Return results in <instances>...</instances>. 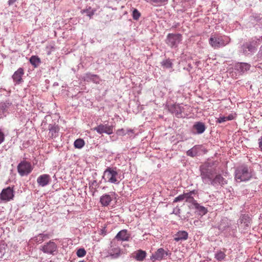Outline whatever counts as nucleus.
<instances>
[{
	"label": "nucleus",
	"mask_w": 262,
	"mask_h": 262,
	"mask_svg": "<svg viewBox=\"0 0 262 262\" xmlns=\"http://www.w3.org/2000/svg\"><path fill=\"white\" fill-rule=\"evenodd\" d=\"M261 41L262 36L252 37L243 43L240 48L239 52L246 56H251L256 52Z\"/></svg>",
	"instance_id": "f257e3e1"
},
{
	"label": "nucleus",
	"mask_w": 262,
	"mask_h": 262,
	"mask_svg": "<svg viewBox=\"0 0 262 262\" xmlns=\"http://www.w3.org/2000/svg\"><path fill=\"white\" fill-rule=\"evenodd\" d=\"M124 178L121 174V170L116 167H107L104 171L102 177L104 182L119 184Z\"/></svg>",
	"instance_id": "f03ea898"
},
{
	"label": "nucleus",
	"mask_w": 262,
	"mask_h": 262,
	"mask_svg": "<svg viewBox=\"0 0 262 262\" xmlns=\"http://www.w3.org/2000/svg\"><path fill=\"white\" fill-rule=\"evenodd\" d=\"M230 41L229 36L221 34H212L209 39L210 45L214 49L222 48Z\"/></svg>",
	"instance_id": "7ed1b4c3"
},
{
	"label": "nucleus",
	"mask_w": 262,
	"mask_h": 262,
	"mask_svg": "<svg viewBox=\"0 0 262 262\" xmlns=\"http://www.w3.org/2000/svg\"><path fill=\"white\" fill-rule=\"evenodd\" d=\"M200 169L203 182L206 184H210L214 177L215 169L209 163L201 165Z\"/></svg>",
	"instance_id": "20e7f679"
},
{
	"label": "nucleus",
	"mask_w": 262,
	"mask_h": 262,
	"mask_svg": "<svg viewBox=\"0 0 262 262\" xmlns=\"http://www.w3.org/2000/svg\"><path fill=\"white\" fill-rule=\"evenodd\" d=\"M252 177L251 171L246 166L237 168L235 171V179L236 182L247 181Z\"/></svg>",
	"instance_id": "39448f33"
},
{
	"label": "nucleus",
	"mask_w": 262,
	"mask_h": 262,
	"mask_svg": "<svg viewBox=\"0 0 262 262\" xmlns=\"http://www.w3.org/2000/svg\"><path fill=\"white\" fill-rule=\"evenodd\" d=\"M167 108L171 114L178 118H185L187 116V114L185 112V108L182 104L174 103L168 105Z\"/></svg>",
	"instance_id": "423d86ee"
},
{
	"label": "nucleus",
	"mask_w": 262,
	"mask_h": 262,
	"mask_svg": "<svg viewBox=\"0 0 262 262\" xmlns=\"http://www.w3.org/2000/svg\"><path fill=\"white\" fill-rule=\"evenodd\" d=\"M33 169L30 162L26 160L21 161L17 165V171L21 176H26L30 174Z\"/></svg>",
	"instance_id": "0eeeda50"
},
{
	"label": "nucleus",
	"mask_w": 262,
	"mask_h": 262,
	"mask_svg": "<svg viewBox=\"0 0 262 262\" xmlns=\"http://www.w3.org/2000/svg\"><path fill=\"white\" fill-rule=\"evenodd\" d=\"M14 109V105L9 100L0 102V119L6 117Z\"/></svg>",
	"instance_id": "6e6552de"
},
{
	"label": "nucleus",
	"mask_w": 262,
	"mask_h": 262,
	"mask_svg": "<svg viewBox=\"0 0 262 262\" xmlns=\"http://www.w3.org/2000/svg\"><path fill=\"white\" fill-rule=\"evenodd\" d=\"M182 40V35L180 34L169 33L166 38V43L171 48H176Z\"/></svg>",
	"instance_id": "1a4fd4ad"
},
{
	"label": "nucleus",
	"mask_w": 262,
	"mask_h": 262,
	"mask_svg": "<svg viewBox=\"0 0 262 262\" xmlns=\"http://www.w3.org/2000/svg\"><path fill=\"white\" fill-rule=\"evenodd\" d=\"M118 195L115 192H111L109 194L105 193L100 198V202L103 207H106L110 205L111 202L116 200Z\"/></svg>",
	"instance_id": "9d476101"
},
{
	"label": "nucleus",
	"mask_w": 262,
	"mask_h": 262,
	"mask_svg": "<svg viewBox=\"0 0 262 262\" xmlns=\"http://www.w3.org/2000/svg\"><path fill=\"white\" fill-rule=\"evenodd\" d=\"M121 254V251L120 247L116 245H111L110 248L106 252V257H111L112 259L119 258Z\"/></svg>",
	"instance_id": "9b49d317"
},
{
	"label": "nucleus",
	"mask_w": 262,
	"mask_h": 262,
	"mask_svg": "<svg viewBox=\"0 0 262 262\" xmlns=\"http://www.w3.org/2000/svg\"><path fill=\"white\" fill-rule=\"evenodd\" d=\"M169 254L170 255V253H169L168 251L165 250L163 248H159L152 254L150 256V259L153 262L156 260L161 261Z\"/></svg>",
	"instance_id": "f8f14e48"
},
{
	"label": "nucleus",
	"mask_w": 262,
	"mask_h": 262,
	"mask_svg": "<svg viewBox=\"0 0 262 262\" xmlns=\"http://www.w3.org/2000/svg\"><path fill=\"white\" fill-rule=\"evenodd\" d=\"M94 130L99 134L103 133L111 135L113 133V126L108 124H100L94 128Z\"/></svg>",
	"instance_id": "ddd939ff"
},
{
	"label": "nucleus",
	"mask_w": 262,
	"mask_h": 262,
	"mask_svg": "<svg viewBox=\"0 0 262 262\" xmlns=\"http://www.w3.org/2000/svg\"><path fill=\"white\" fill-rule=\"evenodd\" d=\"M82 79L87 82H93L95 84H99L101 81L99 76L96 74L91 73H86L84 74L81 77Z\"/></svg>",
	"instance_id": "4468645a"
},
{
	"label": "nucleus",
	"mask_w": 262,
	"mask_h": 262,
	"mask_svg": "<svg viewBox=\"0 0 262 262\" xmlns=\"http://www.w3.org/2000/svg\"><path fill=\"white\" fill-rule=\"evenodd\" d=\"M227 184L226 180L221 174H217L213 177L210 184L214 186L218 187L219 186L223 187Z\"/></svg>",
	"instance_id": "2eb2a0df"
},
{
	"label": "nucleus",
	"mask_w": 262,
	"mask_h": 262,
	"mask_svg": "<svg viewBox=\"0 0 262 262\" xmlns=\"http://www.w3.org/2000/svg\"><path fill=\"white\" fill-rule=\"evenodd\" d=\"M14 196L13 189L10 187L4 189L0 193V199L3 201H9Z\"/></svg>",
	"instance_id": "dca6fc26"
},
{
	"label": "nucleus",
	"mask_w": 262,
	"mask_h": 262,
	"mask_svg": "<svg viewBox=\"0 0 262 262\" xmlns=\"http://www.w3.org/2000/svg\"><path fill=\"white\" fill-rule=\"evenodd\" d=\"M57 248V245L54 242L50 241L44 245L41 250L45 253L54 254V252L56 251Z\"/></svg>",
	"instance_id": "f3484780"
},
{
	"label": "nucleus",
	"mask_w": 262,
	"mask_h": 262,
	"mask_svg": "<svg viewBox=\"0 0 262 262\" xmlns=\"http://www.w3.org/2000/svg\"><path fill=\"white\" fill-rule=\"evenodd\" d=\"M250 67V64L247 63L238 62L234 66V69L239 74H242L244 72L248 71Z\"/></svg>",
	"instance_id": "a211bd4d"
},
{
	"label": "nucleus",
	"mask_w": 262,
	"mask_h": 262,
	"mask_svg": "<svg viewBox=\"0 0 262 262\" xmlns=\"http://www.w3.org/2000/svg\"><path fill=\"white\" fill-rule=\"evenodd\" d=\"M198 193V191L196 190H193L188 192H186L185 196V202L190 204L189 207L190 208L191 206L194 207L198 202L194 200L193 195L196 194Z\"/></svg>",
	"instance_id": "6ab92c4d"
},
{
	"label": "nucleus",
	"mask_w": 262,
	"mask_h": 262,
	"mask_svg": "<svg viewBox=\"0 0 262 262\" xmlns=\"http://www.w3.org/2000/svg\"><path fill=\"white\" fill-rule=\"evenodd\" d=\"M24 74V70L21 68L14 72L12 77L15 85L19 84L23 81L22 77Z\"/></svg>",
	"instance_id": "aec40b11"
},
{
	"label": "nucleus",
	"mask_w": 262,
	"mask_h": 262,
	"mask_svg": "<svg viewBox=\"0 0 262 262\" xmlns=\"http://www.w3.org/2000/svg\"><path fill=\"white\" fill-rule=\"evenodd\" d=\"M206 128V127L204 123L196 122L192 126V132L194 134H202L205 131Z\"/></svg>",
	"instance_id": "412c9836"
},
{
	"label": "nucleus",
	"mask_w": 262,
	"mask_h": 262,
	"mask_svg": "<svg viewBox=\"0 0 262 262\" xmlns=\"http://www.w3.org/2000/svg\"><path fill=\"white\" fill-rule=\"evenodd\" d=\"M231 223L228 219L224 217L221 220L218 226L219 230L222 232H228L230 228Z\"/></svg>",
	"instance_id": "4be33fe9"
},
{
	"label": "nucleus",
	"mask_w": 262,
	"mask_h": 262,
	"mask_svg": "<svg viewBox=\"0 0 262 262\" xmlns=\"http://www.w3.org/2000/svg\"><path fill=\"white\" fill-rule=\"evenodd\" d=\"M49 136L51 139H55L58 136L59 127L58 125L50 124L48 126Z\"/></svg>",
	"instance_id": "5701e85b"
},
{
	"label": "nucleus",
	"mask_w": 262,
	"mask_h": 262,
	"mask_svg": "<svg viewBox=\"0 0 262 262\" xmlns=\"http://www.w3.org/2000/svg\"><path fill=\"white\" fill-rule=\"evenodd\" d=\"M50 176L47 174H43L39 176L37 179V182L41 187L48 185L50 182Z\"/></svg>",
	"instance_id": "b1692460"
},
{
	"label": "nucleus",
	"mask_w": 262,
	"mask_h": 262,
	"mask_svg": "<svg viewBox=\"0 0 262 262\" xmlns=\"http://www.w3.org/2000/svg\"><path fill=\"white\" fill-rule=\"evenodd\" d=\"M130 237V234L128 233L126 229L120 231L115 236L116 239L120 241H128Z\"/></svg>",
	"instance_id": "393cba45"
},
{
	"label": "nucleus",
	"mask_w": 262,
	"mask_h": 262,
	"mask_svg": "<svg viewBox=\"0 0 262 262\" xmlns=\"http://www.w3.org/2000/svg\"><path fill=\"white\" fill-rule=\"evenodd\" d=\"M188 234L185 231H179L174 235V241L176 242L183 241L187 239Z\"/></svg>",
	"instance_id": "a878e982"
},
{
	"label": "nucleus",
	"mask_w": 262,
	"mask_h": 262,
	"mask_svg": "<svg viewBox=\"0 0 262 262\" xmlns=\"http://www.w3.org/2000/svg\"><path fill=\"white\" fill-rule=\"evenodd\" d=\"M239 220L241 223L245 226V229L250 227L252 223V219L248 214H242Z\"/></svg>",
	"instance_id": "bb28decb"
},
{
	"label": "nucleus",
	"mask_w": 262,
	"mask_h": 262,
	"mask_svg": "<svg viewBox=\"0 0 262 262\" xmlns=\"http://www.w3.org/2000/svg\"><path fill=\"white\" fill-rule=\"evenodd\" d=\"M226 250L224 249L223 250H217L214 254V258L218 261H222L224 260L226 255L225 254Z\"/></svg>",
	"instance_id": "cd10ccee"
},
{
	"label": "nucleus",
	"mask_w": 262,
	"mask_h": 262,
	"mask_svg": "<svg viewBox=\"0 0 262 262\" xmlns=\"http://www.w3.org/2000/svg\"><path fill=\"white\" fill-rule=\"evenodd\" d=\"M146 255V253L145 251L139 250L135 253V258L137 261H143Z\"/></svg>",
	"instance_id": "c85d7f7f"
},
{
	"label": "nucleus",
	"mask_w": 262,
	"mask_h": 262,
	"mask_svg": "<svg viewBox=\"0 0 262 262\" xmlns=\"http://www.w3.org/2000/svg\"><path fill=\"white\" fill-rule=\"evenodd\" d=\"M198 212V214L201 215H204L207 212V209L204 206L200 205L199 203L195 204L193 207Z\"/></svg>",
	"instance_id": "c756f323"
},
{
	"label": "nucleus",
	"mask_w": 262,
	"mask_h": 262,
	"mask_svg": "<svg viewBox=\"0 0 262 262\" xmlns=\"http://www.w3.org/2000/svg\"><path fill=\"white\" fill-rule=\"evenodd\" d=\"M95 12L96 10L94 9H92L90 7L86 9H83L81 11L82 14H86V16H88L90 18H91L92 17Z\"/></svg>",
	"instance_id": "7c9ffc66"
},
{
	"label": "nucleus",
	"mask_w": 262,
	"mask_h": 262,
	"mask_svg": "<svg viewBox=\"0 0 262 262\" xmlns=\"http://www.w3.org/2000/svg\"><path fill=\"white\" fill-rule=\"evenodd\" d=\"M56 49V47L54 42H50L46 46L45 50L47 54L48 55H50L52 54V52H54Z\"/></svg>",
	"instance_id": "2f4dec72"
},
{
	"label": "nucleus",
	"mask_w": 262,
	"mask_h": 262,
	"mask_svg": "<svg viewBox=\"0 0 262 262\" xmlns=\"http://www.w3.org/2000/svg\"><path fill=\"white\" fill-rule=\"evenodd\" d=\"M30 62L35 68H36L41 63V60L38 56H32L30 58Z\"/></svg>",
	"instance_id": "473e14b6"
},
{
	"label": "nucleus",
	"mask_w": 262,
	"mask_h": 262,
	"mask_svg": "<svg viewBox=\"0 0 262 262\" xmlns=\"http://www.w3.org/2000/svg\"><path fill=\"white\" fill-rule=\"evenodd\" d=\"M198 152V147L196 146H194L187 151V155L191 157H194L197 155Z\"/></svg>",
	"instance_id": "72a5a7b5"
},
{
	"label": "nucleus",
	"mask_w": 262,
	"mask_h": 262,
	"mask_svg": "<svg viewBox=\"0 0 262 262\" xmlns=\"http://www.w3.org/2000/svg\"><path fill=\"white\" fill-rule=\"evenodd\" d=\"M85 144L84 141L82 139H78L76 140L74 143V147L76 148L80 149L82 148Z\"/></svg>",
	"instance_id": "f704fd0d"
},
{
	"label": "nucleus",
	"mask_w": 262,
	"mask_h": 262,
	"mask_svg": "<svg viewBox=\"0 0 262 262\" xmlns=\"http://www.w3.org/2000/svg\"><path fill=\"white\" fill-rule=\"evenodd\" d=\"M133 130L132 129H127V132H126L124 129L123 128H121V129H119L117 130V132H116V134L118 135V136H124L126 134H128V135H129L130 133H133Z\"/></svg>",
	"instance_id": "c9c22d12"
},
{
	"label": "nucleus",
	"mask_w": 262,
	"mask_h": 262,
	"mask_svg": "<svg viewBox=\"0 0 262 262\" xmlns=\"http://www.w3.org/2000/svg\"><path fill=\"white\" fill-rule=\"evenodd\" d=\"M31 241L33 243L39 244L42 243L43 241V239L42 238L41 235L39 234L33 238H31Z\"/></svg>",
	"instance_id": "e433bc0d"
},
{
	"label": "nucleus",
	"mask_w": 262,
	"mask_h": 262,
	"mask_svg": "<svg viewBox=\"0 0 262 262\" xmlns=\"http://www.w3.org/2000/svg\"><path fill=\"white\" fill-rule=\"evenodd\" d=\"M89 186L91 190L95 191L98 187V184L97 181L94 180L89 182Z\"/></svg>",
	"instance_id": "4c0bfd02"
},
{
	"label": "nucleus",
	"mask_w": 262,
	"mask_h": 262,
	"mask_svg": "<svg viewBox=\"0 0 262 262\" xmlns=\"http://www.w3.org/2000/svg\"><path fill=\"white\" fill-rule=\"evenodd\" d=\"M132 16L134 20H137L140 17L141 13L137 9L134 8L133 10Z\"/></svg>",
	"instance_id": "58836bf2"
},
{
	"label": "nucleus",
	"mask_w": 262,
	"mask_h": 262,
	"mask_svg": "<svg viewBox=\"0 0 262 262\" xmlns=\"http://www.w3.org/2000/svg\"><path fill=\"white\" fill-rule=\"evenodd\" d=\"M162 66L166 69H169L172 67V63L169 59H166L162 61Z\"/></svg>",
	"instance_id": "ea45409f"
},
{
	"label": "nucleus",
	"mask_w": 262,
	"mask_h": 262,
	"mask_svg": "<svg viewBox=\"0 0 262 262\" xmlns=\"http://www.w3.org/2000/svg\"><path fill=\"white\" fill-rule=\"evenodd\" d=\"M6 245L4 242H0V258H2L6 252Z\"/></svg>",
	"instance_id": "a19ab883"
},
{
	"label": "nucleus",
	"mask_w": 262,
	"mask_h": 262,
	"mask_svg": "<svg viewBox=\"0 0 262 262\" xmlns=\"http://www.w3.org/2000/svg\"><path fill=\"white\" fill-rule=\"evenodd\" d=\"M185 196H186V193H183L182 194H180L179 196L175 198L174 199L173 203H177L178 202H181L182 201L185 200Z\"/></svg>",
	"instance_id": "79ce46f5"
},
{
	"label": "nucleus",
	"mask_w": 262,
	"mask_h": 262,
	"mask_svg": "<svg viewBox=\"0 0 262 262\" xmlns=\"http://www.w3.org/2000/svg\"><path fill=\"white\" fill-rule=\"evenodd\" d=\"M86 251L83 248L79 249L76 252V254L79 257H84L86 255Z\"/></svg>",
	"instance_id": "37998d69"
},
{
	"label": "nucleus",
	"mask_w": 262,
	"mask_h": 262,
	"mask_svg": "<svg viewBox=\"0 0 262 262\" xmlns=\"http://www.w3.org/2000/svg\"><path fill=\"white\" fill-rule=\"evenodd\" d=\"M168 0H151V3L161 5L165 3Z\"/></svg>",
	"instance_id": "c03bdc74"
},
{
	"label": "nucleus",
	"mask_w": 262,
	"mask_h": 262,
	"mask_svg": "<svg viewBox=\"0 0 262 262\" xmlns=\"http://www.w3.org/2000/svg\"><path fill=\"white\" fill-rule=\"evenodd\" d=\"M216 122L217 123H224L226 121V116H220V117L219 118H216Z\"/></svg>",
	"instance_id": "a18cd8bd"
},
{
	"label": "nucleus",
	"mask_w": 262,
	"mask_h": 262,
	"mask_svg": "<svg viewBox=\"0 0 262 262\" xmlns=\"http://www.w3.org/2000/svg\"><path fill=\"white\" fill-rule=\"evenodd\" d=\"M40 235H41L42 238L43 239V241L48 239L50 238V235L49 234L47 233H40Z\"/></svg>",
	"instance_id": "49530a36"
},
{
	"label": "nucleus",
	"mask_w": 262,
	"mask_h": 262,
	"mask_svg": "<svg viewBox=\"0 0 262 262\" xmlns=\"http://www.w3.org/2000/svg\"><path fill=\"white\" fill-rule=\"evenodd\" d=\"M5 137L3 133L0 130V144L4 141Z\"/></svg>",
	"instance_id": "de8ad7c7"
},
{
	"label": "nucleus",
	"mask_w": 262,
	"mask_h": 262,
	"mask_svg": "<svg viewBox=\"0 0 262 262\" xmlns=\"http://www.w3.org/2000/svg\"><path fill=\"white\" fill-rule=\"evenodd\" d=\"M258 145L260 150L262 151V136L258 139Z\"/></svg>",
	"instance_id": "09e8293b"
},
{
	"label": "nucleus",
	"mask_w": 262,
	"mask_h": 262,
	"mask_svg": "<svg viewBox=\"0 0 262 262\" xmlns=\"http://www.w3.org/2000/svg\"><path fill=\"white\" fill-rule=\"evenodd\" d=\"M226 121H230L234 119L233 115L232 114H230L228 115V116H226Z\"/></svg>",
	"instance_id": "8fccbe9b"
},
{
	"label": "nucleus",
	"mask_w": 262,
	"mask_h": 262,
	"mask_svg": "<svg viewBox=\"0 0 262 262\" xmlns=\"http://www.w3.org/2000/svg\"><path fill=\"white\" fill-rule=\"evenodd\" d=\"M258 56L260 58H262V46L260 47L258 53Z\"/></svg>",
	"instance_id": "3c124183"
},
{
	"label": "nucleus",
	"mask_w": 262,
	"mask_h": 262,
	"mask_svg": "<svg viewBox=\"0 0 262 262\" xmlns=\"http://www.w3.org/2000/svg\"><path fill=\"white\" fill-rule=\"evenodd\" d=\"M16 0H9L8 1V4L9 5H11L13 4H14Z\"/></svg>",
	"instance_id": "603ef678"
},
{
	"label": "nucleus",
	"mask_w": 262,
	"mask_h": 262,
	"mask_svg": "<svg viewBox=\"0 0 262 262\" xmlns=\"http://www.w3.org/2000/svg\"><path fill=\"white\" fill-rule=\"evenodd\" d=\"M145 1L147 2H150V3H151V0H145Z\"/></svg>",
	"instance_id": "864d4df0"
},
{
	"label": "nucleus",
	"mask_w": 262,
	"mask_h": 262,
	"mask_svg": "<svg viewBox=\"0 0 262 262\" xmlns=\"http://www.w3.org/2000/svg\"><path fill=\"white\" fill-rule=\"evenodd\" d=\"M79 262H85L84 260L79 261Z\"/></svg>",
	"instance_id": "5fc2aeb1"
},
{
	"label": "nucleus",
	"mask_w": 262,
	"mask_h": 262,
	"mask_svg": "<svg viewBox=\"0 0 262 262\" xmlns=\"http://www.w3.org/2000/svg\"><path fill=\"white\" fill-rule=\"evenodd\" d=\"M258 18H258L257 20H260L261 19V18H260V16H258Z\"/></svg>",
	"instance_id": "6e6d98bb"
}]
</instances>
